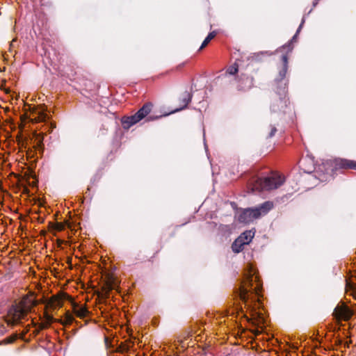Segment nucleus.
I'll use <instances>...</instances> for the list:
<instances>
[{"label": "nucleus", "mask_w": 356, "mask_h": 356, "mask_svg": "<svg viewBox=\"0 0 356 356\" xmlns=\"http://www.w3.org/2000/svg\"><path fill=\"white\" fill-rule=\"evenodd\" d=\"M149 113H136L131 116H124L121 119L123 129H129L132 125L145 118Z\"/></svg>", "instance_id": "nucleus-9"}, {"label": "nucleus", "mask_w": 356, "mask_h": 356, "mask_svg": "<svg viewBox=\"0 0 356 356\" xmlns=\"http://www.w3.org/2000/svg\"><path fill=\"white\" fill-rule=\"evenodd\" d=\"M42 140H43V138H42V137H41V138H40V140H39V143H42Z\"/></svg>", "instance_id": "nucleus-29"}, {"label": "nucleus", "mask_w": 356, "mask_h": 356, "mask_svg": "<svg viewBox=\"0 0 356 356\" xmlns=\"http://www.w3.org/2000/svg\"><path fill=\"white\" fill-rule=\"evenodd\" d=\"M65 299H70V296L66 293H63L61 297H59L58 296H53L51 298L46 300L45 305L47 307L54 309L57 307H61L62 300Z\"/></svg>", "instance_id": "nucleus-12"}, {"label": "nucleus", "mask_w": 356, "mask_h": 356, "mask_svg": "<svg viewBox=\"0 0 356 356\" xmlns=\"http://www.w3.org/2000/svg\"><path fill=\"white\" fill-rule=\"evenodd\" d=\"M273 207V202L266 201L258 207L240 209L237 213V220L240 223L250 224L254 220L259 218L261 216H264Z\"/></svg>", "instance_id": "nucleus-3"}, {"label": "nucleus", "mask_w": 356, "mask_h": 356, "mask_svg": "<svg viewBox=\"0 0 356 356\" xmlns=\"http://www.w3.org/2000/svg\"><path fill=\"white\" fill-rule=\"evenodd\" d=\"M130 348H131V346L129 345V344H122L120 346V348L121 349V351H128Z\"/></svg>", "instance_id": "nucleus-26"}, {"label": "nucleus", "mask_w": 356, "mask_h": 356, "mask_svg": "<svg viewBox=\"0 0 356 356\" xmlns=\"http://www.w3.org/2000/svg\"><path fill=\"white\" fill-rule=\"evenodd\" d=\"M270 132L267 136L268 138H270L273 136H275V133L277 132V128L275 126L270 125Z\"/></svg>", "instance_id": "nucleus-24"}, {"label": "nucleus", "mask_w": 356, "mask_h": 356, "mask_svg": "<svg viewBox=\"0 0 356 356\" xmlns=\"http://www.w3.org/2000/svg\"><path fill=\"white\" fill-rule=\"evenodd\" d=\"M282 67L279 70L277 76L275 79L277 92L279 95L286 94L288 87V79H286L288 70V55L287 54L282 56Z\"/></svg>", "instance_id": "nucleus-5"}, {"label": "nucleus", "mask_w": 356, "mask_h": 356, "mask_svg": "<svg viewBox=\"0 0 356 356\" xmlns=\"http://www.w3.org/2000/svg\"><path fill=\"white\" fill-rule=\"evenodd\" d=\"M319 1L320 0H314V1H313V6L315 7L318 4Z\"/></svg>", "instance_id": "nucleus-28"}, {"label": "nucleus", "mask_w": 356, "mask_h": 356, "mask_svg": "<svg viewBox=\"0 0 356 356\" xmlns=\"http://www.w3.org/2000/svg\"><path fill=\"white\" fill-rule=\"evenodd\" d=\"M44 318H45V322L42 323L40 325V329H45L48 327V326L54 321H55L54 317L51 315H49L47 313H45L44 315Z\"/></svg>", "instance_id": "nucleus-17"}, {"label": "nucleus", "mask_w": 356, "mask_h": 356, "mask_svg": "<svg viewBox=\"0 0 356 356\" xmlns=\"http://www.w3.org/2000/svg\"><path fill=\"white\" fill-rule=\"evenodd\" d=\"M172 113H170V112H168V113H164L163 115H161L159 116H156V117H149V118L147 119V120H155V119H158V118H162V117H165L170 114H172Z\"/></svg>", "instance_id": "nucleus-25"}, {"label": "nucleus", "mask_w": 356, "mask_h": 356, "mask_svg": "<svg viewBox=\"0 0 356 356\" xmlns=\"http://www.w3.org/2000/svg\"><path fill=\"white\" fill-rule=\"evenodd\" d=\"M254 236V232L251 230H246L243 232L238 238H241V241L244 242L245 245L249 244Z\"/></svg>", "instance_id": "nucleus-15"}, {"label": "nucleus", "mask_w": 356, "mask_h": 356, "mask_svg": "<svg viewBox=\"0 0 356 356\" xmlns=\"http://www.w3.org/2000/svg\"><path fill=\"white\" fill-rule=\"evenodd\" d=\"M354 314V312L343 303L337 305L333 312V316L338 320L348 321Z\"/></svg>", "instance_id": "nucleus-8"}, {"label": "nucleus", "mask_w": 356, "mask_h": 356, "mask_svg": "<svg viewBox=\"0 0 356 356\" xmlns=\"http://www.w3.org/2000/svg\"><path fill=\"white\" fill-rule=\"evenodd\" d=\"M45 113H24L23 114H20V120L22 122H31V123H38L43 122L46 120L47 116L44 115Z\"/></svg>", "instance_id": "nucleus-10"}, {"label": "nucleus", "mask_w": 356, "mask_h": 356, "mask_svg": "<svg viewBox=\"0 0 356 356\" xmlns=\"http://www.w3.org/2000/svg\"><path fill=\"white\" fill-rule=\"evenodd\" d=\"M153 107V104L151 102L145 103L137 111H151Z\"/></svg>", "instance_id": "nucleus-22"}, {"label": "nucleus", "mask_w": 356, "mask_h": 356, "mask_svg": "<svg viewBox=\"0 0 356 356\" xmlns=\"http://www.w3.org/2000/svg\"><path fill=\"white\" fill-rule=\"evenodd\" d=\"M216 33L215 31L211 32L208 34V35L206 37L203 42L202 43L201 47H200V50L204 48L209 42L216 36Z\"/></svg>", "instance_id": "nucleus-19"}, {"label": "nucleus", "mask_w": 356, "mask_h": 356, "mask_svg": "<svg viewBox=\"0 0 356 356\" xmlns=\"http://www.w3.org/2000/svg\"><path fill=\"white\" fill-rule=\"evenodd\" d=\"M76 315L79 318H83L88 315L89 312L85 307H80L74 309Z\"/></svg>", "instance_id": "nucleus-18"}, {"label": "nucleus", "mask_w": 356, "mask_h": 356, "mask_svg": "<svg viewBox=\"0 0 356 356\" xmlns=\"http://www.w3.org/2000/svg\"><path fill=\"white\" fill-rule=\"evenodd\" d=\"M253 86V78L248 76H241L239 80L238 88L240 90H246Z\"/></svg>", "instance_id": "nucleus-14"}, {"label": "nucleus", "mask_w": 356, "mask_h": 356, "mask_svg": "<svg viewBox=\"0 0 356 356\" xmlns=\"http://www.w3.org/2000/svg\"><path fill=\"white\" fill-rule=\"evenodd\" d=\"M117 284L113 275L108 273L106 277V280L102 287V291L97 293V296L99 299H106L109 297V293L113 289H115Z\"/></svg>", "instance_id": "nucleus-7"}, {"label": "nucleus", "mask_w": 356, "mask_h": 356, "mask_svg": "<svg viewBox=\"0 0 356 356\" xmlns=\"http://www.w3.org/2000/svg\"><path fill=\"white\" fill-rule=\"evenodd\" d=\"M49 226H50V227H52L53 229L58 230V231H61L64 229V225L60 222H57V223L53 224L52 222H50Z\"/></svg>", "instance_id": "nucleus-23"}, {"label": "nucleus", "mask_w": 356, "mask_h": 356, "mask_svg": "<svg viewBox=\"0 0 356 356\" xmlns=\"http://www.w3.org/2000/svg\"><path fill=\"white\" fill-rule=\"evenodd\" d=\"M284 182V178L282 175L273 172L269 176L257 178L254 184V189L270 191L277 188Z\"/></svg>", "instance_id": "nucleus-4"}, {"label": "nucleus", "mask_w": 356, "mask_h": 356, "mask_svg": "<svg viewBox=\"0 0 356 356\" xmlns=\"http://www.w3.org/2000/svg\"><path fill=\"white\" fill-rule=\"evenodd\" d=\"M74 320V316L67 312L65 315V318L64 321H62V324H63V325L72 324L73 323Z\"/></svg>", "instance_id": "nucleus-21"}, {"label": "nucleus", "mask_w": 356, "mask_h": 356, "mask_svg": "<svg viewBox=\"0 0 356 356\" xmlns=\"http://www.w3.org/2000/svg\"><path fill=\"white\" fill-rule=\"evenodd\" d=\"M349 169L356 170L355 161L341 158L327 160L318 165L315 176L322 182L330 181L338 171Z\"/></svg>", "instance_id": "nucleus-1"}, {"label": "nucleus", "mask_w": 356, "mask_h": 356, "mask_svg": "<svg viewBox=\"0 0 356 356\" xmlns=\"http://www.w3.org/2000/svg\"><path fill=\"white\" fill-rule=\"evenodd\" d=\"M245 243L241 238H236L232 244V250L234 253H239L244 249Z\"/></svg>", "instance_id": "nucleus-16"}, {"label": "nucleus", "mask_w": 356, "mask_h": 356, "mask_svg": "<svg viewBox=\"0 0 356 356\" xmlns=\"http://www.w3.org/2000/svg\"><path fill=\"white\" fill-rule=\"evenodd\" d=\"M192 93L191 91H184L180 94L178 101L179 106L171 111H181L182 110L187 108L188 105L191 102Z\"/></svg>", "instance_id": "nucleus-11"}, {"label": "nucleus", "mask_w": 356, "mask_h": 356, "mask_svg": "<svg viewBox=\"0 0 356 356\" xmlns=\"http://www.w3.org/2000/svg\"><path fill=\"white\" fill-rule=\"evenodd\" d=\"M238 65L236 63H234L227 68L226 73H227L230 75H234L238 72Z\"/></svg>", "instance_id": "nucleus-20"}, {"label": "nucleus", "mask_w": 356, "mask_h": 356, "mask_svg": "<svg viewBox=\"0 0 356 356\" xmlns=\"http://www.w3.org/2000/svg\"><path fill=\"white\" fill-rule=\"evenodd\" d=\"M257 277H254L252 275H247L243 285L238 289H236V294L239 297L245 305L249 308L251 305L249 304V300L251 302H256L259 300L258 296L261 284L257 280Z\"/></svg>", "instance_id": "nucleus-2"}, {"label": "nucleus", "mask_w": 356, "mask_h": 356, "mask_svg": "<svg viewBox=\"0 0 356 356\" xmlns=\"http://www.w3.org/2000/svg\"><path fill=\"white\" fill-rule=\"evenodd\" d=\"M304 23H305V17L302 18V22H301L299 27L298 28L296 34L292 37L291 40L287 44H286L282 46L281 47H280L279 49H277V51H280L285 49H287L288 52H291L292 51V49L293 48L292 46V43L293 42L296 41L297 36H298L299 32L300 31V29H302Z\"/></svg>", "instance_id": "nucleus-13"}, {"label": "nucleus", "mask_w": 356, "mask_h": 356, "mask_svg": "<svg viewBox=\"0 0 356 356\" xmlns=\"http://www.w3.org/2000/svg\"><path fill=\"white\" fill-rule=\"evenodd\" d=\"M29 302H30L31 303V305H33V306H35V305H38L37 301H36V300H30Z\"/></svg>", "instance_id": "nucleus-27"}, {"label": "nucleus", "mask_w": 356, "mask_h": 356, "mask_svg": "<svg viewBox=\"0 0 356 356\" xmlns=\"http://www.w3.org/2000/svg\"><path fill=\"white\" fill-rule=\"evenodd\" d=\"M30 309V307L23 302L20 305H13L8 312L7 323L11 325L20 324L21 321L26 318L27 313Z\"/></svg>", "instance_id": "nucleus-6"}]
</instances>
